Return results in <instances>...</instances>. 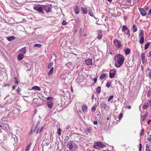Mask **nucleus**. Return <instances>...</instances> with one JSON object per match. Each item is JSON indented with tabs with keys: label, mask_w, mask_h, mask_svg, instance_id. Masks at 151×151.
<instances>
[{
	"label": "nucleus",
	"mask_w": 151,
	"mask_h": 151,
	"mask_svg": "<svg viewBox=\"0 0 151 151\" xmlns=\"http://www.w3.org/2000/svg\"><path fill=\"white\" fill-rule=\"evenodd\" d=\"M115 60V66L116 68H119L123 64L124 60V57L122 55L118 54L114 57Z\"/></svg>",
	"instance_id": "obj_1"
},
{
	"label": "nucleus",
	"mask_w": 151,
	"mask_h": 151,
	"mask_svg": "<svg viewBox=\"0 0 151 151\" xmlns=\"http://www.w3.org/2000/svg\"><path fill=\"white\" fill-rule=\"evenodd\" d=\"M66 146L70 151H73L78 148L77 145L73 141H70L67 144Z\"/></svg>",
	"instance_id": "obj_2"
},
{
	"label": "nucleus",
	"mask_w": 151,
	"mask_h": 151,
	"mask_svg": "<svg viewBox=\"0 0 151 151\" xmlns=\"http://www.w3.org/2000/svg\"><path fill=\"white\" fill-rule=\"evenodd\" d=\"M43 5L38 4L35 5L34 7V9L37 11L41 12L42 14H44L43 11Z\"/></svg>",
	"instance_id": "obj_3"
},
{
	"label": "nucleus",
	"mask_w": 151,
	"mask_h": 151,
	"mask_svg": "<svg viewBox=\"0 0 151 151\" xmlns=\"http://www.w3.org/2000/svg\"><path fill=\"white\" fill-rule=\"evenodd\" d=\"M122 30L123 32H124L125 34L129 36L130 35L129 31L127 27L124 25L122 26Z\"/></svg>",
	"instance_id": "obj_4"
},
{
	"label": "nucleus",
	"mask_w": 151,
	"mask_h": 151,
	"mask_svg": "<svg viewBox=\"0 0 151 151\" xmlns=\"http://www.w3.org/2000/svg\"><path fill=\"white\" fill-rule=\"evenodd\" d=\"M105 145L104 144L102 143L101 142H95L93 147L95 149H98V147H100L101 148H103L105 147Z\"/></svg>",
	"instance_id": "obj_5"
},
{
	"label": "nucleus",
	"mask_w": 151,
	"mask_h": 151,
	"mask_svg": "<svg viewBox=\"0 0 151 151\" xmlns=\"http://www.w3.org/2000/svg\"><path fill=\"white\" fill-rule=\"evenodd\" d=\"M43 9L47 13L49 12L51 10L52 6L51 5H43Z\"/></svg>",
	"instance_id": "obj_6"
},
{
	"label": "nucleus",
	"mask_w": 151,
	"mask_h": 151,
	"mask_svg": "<svg viewBox=\"0 0 151 151\" xmlns=\"http://www.w3.org/2000/svg\"><path fill=\"white\" fill-rule=\"evenodd\" d=\"M114 43L117 49L120 48L122 46L121 42L117 39L114 40Z\"/></svg>",
	"instance_id": "obj_7"
},
{
	"label": "nucleus",
	"mask_w": 151,
	"mask_h": 151,
	"mask_svg": "<svg viewBox=\"0 0 151 151\" xmlns=\"http://www.w3.org/2000/svg\"><path fill=\"white\" fill-rule=\"evenodd\" d=\"M148 115V112L146 111L145 114L141 117V123L142 125L143 123H144V122L145 120L146 117Z\"/></svg>",
	"instance_id": "obj_8"
},
{
	"label": "nucleus",
	"mask_w": 151,
	"mask_h": 151,
	"mask_svg": "<svg viewBox=\"0 0 151 151\" xmlns=\"http://www.w3.org/2000/svg\"><path fill=\"white\" fill-rule=\"evenodd\" d=\"M116 73V70L114 69L111 70L109 73V77L111 78H114Z\"/></svg>",
	"instance_id": "obj_9"
},
{
	"label": "nucleus",
	"mask_w": 151,
	"mask_h": 151,
	"mask_svg": "<svg viewBox=\"0 0 151 151\" xmlns=\"http://www.w3.org/2000/svg\"><path fill=\"white\" fill-rule=\"evenodd\" d=\"M139 10L140 14L143 16H145L147 13L145 10L142 8H139Z\"/></svg>",
	"instance_id": "obj_10"
},
{
	"label": "nucleus",
	"mask_w": 151,
	"mask_h": 151,
	"mask_svg": "<svg viewBox=\"0 0 151 151\" xmlns=\"http://www.w3.org/2000/svg\"><path fill=\"white\" fill-rule=\"evenodd\" d=\"M85 62L87 65H92V59L88 58L86 60Z\"/></svg>",
	"instance_id": "obj_11"
},
{
	"label": "nucleus",
	"mask_w": 151,
	"mask_h": 151,
	"mask_svg": "<svg viewBox=\"0 0 151 151\" xmlns=\"http://www.w3.org/2000/svg\"><path fill=\"white\" fill-rule=\"evenodd\" d=\"M88 14H89V15L95 18V16L93 14L92 9L91 8L89 7H88Z\"/></svg>",
	"instance_id": "obj_12"
},
{
	"label": "nucleus",
	"mask_w": 151,
	"mask_h": 151,
	"mask_svg": "<svg viewBox=\"0 0 151 151\" xmlns=\"http://www.w3.org/2000/svg\"><path fill=\"white\" fill-rule=\"evenodd\" d=\"M3 129L6 132H7L9 129V125L8 124H6L5 125L2 126Z\"/></svg>",
	"instance_id": "obj_13"
},
{
	"label": "nucleus",
	"mask_w": 151,
	"mask_h": 151,
	"mask_svg": "<svg viewBox=\"0 0 151 151\" xmlns=\"http://www.w3.org/2000/svg\"><path fill=\"white\" fill-rule=\"evenodd\" d=\"M82 110L84 112L86 113L87 111V107L86 104H83L82 105Z\"/></svg>",
	"instance_id": "obj_14"
},
{
	"label": "nucleus",
	"mask_w": 151,
	"mask_h": 151,
	"mask_svg": "<svg viewBox=\"0 0 151 151\" xmlns=\"http://www.w3.org/2000/svg\"><path fill=\"white\" fill-rule=\"evenodd\" d=\"M40 124V122H38L36 124V125H35V127L34 130V132H36V131L37 130H40V129L39 128V127Z\"/></svg>",
	"instance_id": "obj_15"
},
{
	"label": "nucleus",
	"mask_w": 151,
	"mask_h": 151,
	"mask_svg": "<svg viewBox=\"0 0 151 151\" xmlns=\"http://www.w3.org/2000/svg\"><path fill=\"white\" fill-rule=\"evenodd\" d=\"M98 38L99 40L101 39L102 36V32L101 30H99L98 32Z\"/></svg>",
	"instance_id": "obj_16"
},
{
	"label": "nucleus",
	"mask_w": 151,
	"mask_h": 151,
	"mask_svg": "<svg viewBox=\"0 0 151 151\" xmlns=\"http://www.w3.org/2000/svg\"><path fill=\"white\" fill-rule=\"evenodd\" d=\"M74 9L76 14H78L79 12V9L78 6H74Z\"/></svg>",
	"instance_id": "obj_17"
},
{
	"label": "nucleus",
	"mask_w": 151,
	"mask_h": 151,
	"mask_svg": "<svg viewBox=\"0 0 151 151\" xmlns=\"http://www.w3.org/2000/svg\"><path fill=\"white\" fill-rule=\"evenodd\" d=\"M81 10L85 14H87L88 13L87 9L86 7H82L81 8Z\"/></svg>",
	"instance_id": "obj_18"
},
{
	"label": "nucleus",
	"mask_w": 151,
	"mask_h": 151,
	"mask_svg": "<svg viewBox=\"0 0 151 151\" xmlns=\"http://www.w3.org/2000/svg\"><path fill=\"white\" fill-rule=\"evenodd\" d=\"M6 38L10 42L15 40V37L14 36H12L11 37H6Z\"/></svg>",
	"instance_id": "obj_19"
},
{
	"label": "nucleus",
	"mask_w": 151,
	"mask_h": 151,
	"mask_svg": "<svg viewBox=\"0 0 151 151\" xmlns=\"http://www.w3.org/2000/svg\"><path fill=\"white\" fill-rule=\"evenodd\" d=\"M47 105L50 109H51L53 107V104L51 101H50L47 103Z\"/></svg>",
	"instance_id": "obj_20"
},
{
	"label": "nucleus",
	"mask_w": 151,
	"mask_h": 151,
	"mask_svg": "<svg viewBox=\"0 0 151 151\" xmlns=\"http://www.w3.org/2000/svg\"><path fill=\"white\" fill-rule=\"evenodd\" d=\"M20 52L21 53V54H25L26 52V48L25 47L23 48L20 50Z\"/></svg>",
	"instance_id": "obj_21"
},
{
	"label": "nucleus",
	"mask_w": 151,
	"mask_h": 151,
	"mask_svg": "<svg viewBox=\"0 0 151 151\" xmlns=\"http://www.w3.org/2000/svg\"><path fill=\"white\" fill-rule=\"evenodd\" d=\"M24 58L23 54H20L18 56V60L19 61L22 60Z\"/></svg>",
	"instance_id": "obj_22"
},
{
	"label": "nucleus",
	"mask_w": 151,
	"mask_h": 151,
	"mask_svg": "<svg viewBox=\"0 0 151 151\" xmlns=\"http://www.w3.org/2000/svg\"><path fill=\"white\" fill-rule=\"evenodd\" d=\"M32 89L38 91L40 90V88L39 87L37 86H33L32 88Z\"/></svg>",
	"instance_id": "obj_23"
},
{
	"label": "nucleus",
	"mask_w": 151,
	"mask_h": 151,
	"mask_svg": "<svg viewBox=\"0 0 151 151\" xmlns=\"http://www.w3.org/2000/svg\"><path fill=\"white\" fill-rule=\"evenodd\" d=\"M26 66L27 68H28V70H30L32 67L31 65H29L28 63H26Z\"/></svg>",
	"instance_id": "obj_24"
},
{
	"label": "nucleus",
	"mask_w": 151,
	"mask_h": 151,
	"mask_svg": "<svg viewBox=\"0 0 151 151\" xmlns=\"http://www.w3.org/2000/svg\"><path fill=\"white\" fill-rule=\"evenodd\" d=\"M106 74L105 73H103L99 77L100 79H104L106 76Z\"/></svg>",
	"instance_id": "obj_25"
},
{
	"label": "nucleus",
	"mask_w": 151,
	"mask_h": 151,
	"mask_svg": "<svg viewBox=\"0 0 151 151\" xmlns=\"http://www.w3.org/2000/svg\"><path fill=\"white\" fill-rule=\"evenodd\" d=\"M144 38L143 36H142L140 39L139 42L141 44L144 43Z\"/></svg>",
	"instance_id": "obj_26"
},
{
	"label": "nucleus",
	"mask_w": 151,
	"mask_h": 151,
	"mask_svg": "<svg viewBox=\"0 0 151 151\" xmlns=\"http://www.w3.org/2000/svg\"><path fill=\"white\" fill-rule=\"evenodd\" d=\"M53 70L54 68L53 67H52L51 68V69L50 70L48 74V76H50L52 75L53 72Z\"/></svg>",
	"instance_id": "obj_27"
},
{
	"label": "nucleus",
	"mask_w": 151,
	"mask_h": 151,
	"mask_svg": "<svg viewBox=\"0 0 151 151\" xmlns=\"http://www.w3.org/2000/svg\"><path fill=\"white\" fill-rule=\"evenodd\" d=\"M137 30V28L136 26L134 24L133 26V31L134 32H135Z\"/></svg>",
	"instance_id": "obj_28"
},
{
	"label": "nucleus",
	"mask_w": 151,
	"mask_h": 151,
	"mask_svg": "<svg viewBox=\"0 0 151 151\" xmlns=\"http://www.w3.org/2000/svg\"><path fill=\"white\" fill-rule=\"evenodd\" d=\"M43 127H42V126L41 127V128H40V130H37L36 131V133L37 134L39 133L40 132L42 131V129H43Z\"/></svg>",
	"instance_id": "obj_29"
},
{
	"label": "nucleus",
	"mask_w": 151,
	"mask_h": 151,
	"mask_svg": "<svg viewBox=\"0 0 151 151\" xmlns=\"http://www.w3.org/2000/svg\"><path fill=\"white\" fill-rule=\"evenodd\" d=\"M101 91V88L100 86H98L96 89V92L97 93H99Z\"/></svg>",
	"instance_id": "obj_30"
},
{
	"label": "nucleus",
	"mask_w": 151,
	"mask_h": 151,
	"mask_svg": "<svg viewBox=\"0 0 151 151\" xmlns=\"http://www.w3.org/2000/svg\"><path fill=\"white\" fill-rule=\"evenodd\" d=\"M53 65V62H51L49 63L48 65V68L49 69L51 68Z\"/></svg>",
	"instance_id": "obj_31"
},
{
	"label": "nucleus",
	"mask_w": 151,
	"mask_h": 151,
	"mask_svg": "<svg viewBox=\"0 0 151 151\" xmlns=\"http://www.w3.org/2000/svg\"><path fill=\"white\" fill-rule=\"evenodd\" d=\"M130 49L129 48H127L125 50L124 53L126 55H128L130 53Z\"/></svg>",
	"instance_id": "obj_32"
},
{
	"label": "nucleus",
	"mask_w": 151,
	"mask_h": 151,
	"mask_svg": "<svg viewBox=\"0 0 151 151\" xmlns=\"http://www.w3.org/2000/svg\"><path fill=\"white\" fill-rule=\"evenodd\" d=\"M31 144L30 143L27 146V148H26L25 150L26 151H28V150H29L31 146Z\"/></svg>",
	"instance_id": "obj_33"
},
{
	"label": "nucleus",
	"mask_w": 151,
	"mask_h": 151,
	"mask_svg": "<svg viewBox=\"0 0 151 151\" xmlns=\"http://www.w3.org/2000/svg\"><path fill=\"white\" fill-rule=\"evenodd\" d=\"M150 45V43H149V42H148V43L146 44L145 45V50L147 49L148 48Z\"/></svg>",
	"instance_id": "obj_34"
},
{
	"label": "nucleus",
	"mask_w": 151,
	"mask_h": 151,
	"mask_svg": "<svg viewBox=\"0 0 151 151\" xmlns=\"http://www.w3.org/2000/svg\"><path fill=\"white\" fill-rule=\"evenodd\" d=\"M144 129L142 127L140 133V135L141 136L142 135L144 134Z\"/></svg>",
	"instance_id": "obj_35"
},
{
	"label": "nucleus",
	"mask_w": 151,
	"mask_h": 151,
	"mask_svg": "<svg viewBox=\"0 0 151 151\" xmlns=\"http://www.w3.org/2000/svg\"><path fill=\"white\" fill-rule=\"evenodd\" d=\"M141 58L142 60L145 59V54L144 53H142L141 54Z\"/></svg>",
	"instance_id": "obj_36"
},
{
	"label": "nucleus",
	"mask_w": 151,
	"mask_h": 151,
	"mask_svg": "<svg viewBox=\"0 0 151 151\" xmlns=\"http://www.w3.org/2000/svg\"><path fill=\"white\" fill-rule=\"evenodd\" d=\"M101 106L104 109H106V105L104 103H102L101 104Z\"/></svg>",
	"instance_id": "obj_37"
},
{
	"label": "nucleus",
	"mask_w": 151,
	"mask_h": 151,
	"mask_svg": "<svg viewBox=\"0 0 151 151\" xmlns=\"http://www.w3.org/2000/svg\"><path fill=\"white\" fill-rule=\"evenodd\" d=\"M111 82L110 81H108L106 83V86L108 88H109L111 86Z\"/></svg>",
	"instance_id": "obj_38"
},
{
	"label": "nucleus",
	"mask_w": 151,
	"mask_h": 151,
	"mask_svg": "<svg viewBox=\"0 0 151 151\" xmlns=\"http://www.w3.org/2000/svg\"><path fill=\"white\" fill-rule=\"evenodd\" d=\"M113 96H111L109 97V98L108 99V101H111V100L113 98Z\"/></svg>",
	"instance_id": "obj_39"
},
{
	"label": "nucleus",
	"mask_w": 151,
	"mask_h": 151,
	"mask_svg": "<svg viewBox=\"0 0 151 151\" xmlns=\"http://www.w3.org/2000/svg\"><path fill=\"white\" fill-rule=\"evenodd\" d=\"M57 133L60 136L61 135V130L60 129H58Z\"/></svg>",
	"instance_id": "obj_40"
},
{
	"label": "nucleus",
	"mask_w": 151,
	"mask_h": 151,
	"mask_svg": "<svg viewBox=\"0 0 151 151\" xmlns=\"http://www.w3.org/2000/svg\"><path fill=\"white\" fill-rule=\"evenodd\" d=\"M151 95V91L149 90L147 92V96L148 97H150Z\"/></svg>",
	"instance_id": "obj_41"
},
{
	"label": "nucleus",
	"mask_w": 151,
	"mask_h": 151,
	"mask_svg": "<svg viewBox=\"0 0 151 151\" xmlns=\"http://www.w3.org/2000/svg\"><path fill=\"white\" fill-rule=\"evenodd\" d=\"M35 47H40L41 46V45L40 44H35L34 45Z\"/></svg>",
	"instance_id": "obj_42"
},
{
	"label": "nucleus",
	"mask_w": 151,
	"mask_h": 151,
	"mask_svg": "<svg viewBox=\"0 0 151 151\" xmlns=\"http://www.w3.org/2000/svg\"><path fill=\"white\" fill-rule=\"evenodd\" d=\"M122 116H123V114L122 113H120L119 114V120H121V118L122 117Z\"/></svg>",
	"instance_id": "obj_43"
},
{
	"label": "nucleus",
	"mask_w": 151,
	"mask_h": 151,
	"mask_svg": "<svg viewBox=\"0 0 151 151\" xmlns=\"http://www.w3.org/2000/svg\"><path fill=\"white\" fill-rule=\"evenodd\" d=\"M147 139L150 142H151V135H150L149 137H147Z\"/></svg>",
	"instance_id": "obj_44"
},
{
	"label": "nucleus",
	"mask_w": 151,
	"mask_h": 151,
	"mask_svg": "<svg viewBox=\"0 0 151 151\" xmlns=\"http://www.w3.org/2000/svg\"><path fill=\"white\" fill-rule=\"evenodd\" d=\"M142 149V145L140 143L139 144V151H141Z\"/></svg>",
	"instance_id": "obj_45"
},
{
	"label": "nucleus",
	"mask_w": 151,
	"mask_h": 151,
	"mask_svg": "<svg viewBox=\"0 0 151 151\" xmlns=\"http://www.w3.org/2000/svg\"><path fill=\"white\" fill-rule=\"evenodd\" d=\"M67 24V22L63 20L62 22V24L63 25H66Z\"/></svg>",
	"instance_id": "obj_46"
},
{
	"label": "nucleus",
	"mask_w": 151,
	"mask_h": 151,
	"mask_svg": "<svg viewBox=\"0 0 151 151\" xmlns=\"http://www.w3.org/2000/svg\"><path fill=\"white\" fill-rule=\"evenodd\" d=\"M148 106L147 105H145L143 106V108L145 109H146L147 108Z\"/></svg>",
	"instance_id": "obj_47"
},
{
	"label": "nucleus",
	"mask_w": 151,
	"mask_h": 151,
	"mask_svg": "<svg viewBox=\"0 0 151 151\" xmlns=\"http://www.w3.org/2000/svg\"><path fill=\"white\" fill-rule=\"evenodd\" d=\"M144 33H143V32L142 31H141V32H140V34H139V36H143V35H144Z\"/></svg>",
	"instance_id": "obj_48"
},
{
	"label": "nucleus",
	"mask_w": 151,
	"mask_h": 151,
	"mask_svg": "<svg viewBox=\"0 0 151 151\" xmlns=\"http://www.w3.org/2000/svg\"><path fill=\"white\" fill-rule=\"evenodd\" d=\"M86 131L88 132H90L91 131V129L89 128H87L86 130Z\"/></svg>",
	"instance_id": "obj_49"
},
{
	"label": "nucleus",
	"mask_w": 151,
	"mask_h": 151,
	"mask_svg": "<svg viewBox=\"0 0 151 151\" xmlns=\"http://www.w3.org/2000/svg\"><path fill=\"white\" fill-rule=\"evenodd\" d=\"M91 110L92 111H94L96 110V108L94 107H92Z\"/></svg>",
	"instance_id": "obj_50"
},
{
	"label": "nucleus",
	"mask_w": 151,
	"mask_h": 151,
	"mask_svg": "<svg viewBox=\"0 0 151 151\" xmlns=\"http://www.w3.org/2000/svg\"><path fill=\"white\" fill-rule=\"evenodd\" d=\"M148 76L149 77H150V78H151V70H150V72L148 75Z\"/></svg>",
	"instance_id": "obj_51"
},
{
	"label": "nucleus",
	"mask_w": 151,
	"mask_h": 151,
	"mask_svg": "<svg viewBox=\"0 0 151 151\" xmlns=\"http://www.w3.org/2000/svg\"><path fill=\"white\" fill-rule=\"evenodd\" d=\"M93 80H94L95 83L97 81V78H94L93 79Z\"/></svg>",
	"instance_id": "obj_52"
},
{
	"label": "nucleus",
	"mask_w": 151,
	"mask_h": 151,
	"mask_svg": "<svg viewBox=\"0 0 151 151\" xmlns=\"http://www.w3.org/2000/svg\"><path fill=\"white\" fill-rule=\"evenodd\" d=\"M127 109H130L131 108V106H127Z\"/></svg>",
	"instance_id": "obj_53"
},
{
	"label": "nucleus",
	"mask_w": 151,
	"mask_h": 151,
	"mask_svg": "<svg viewBox=\"0 0 151 151\" xmlns=\"http://www.w3.org/2000/svg\"><path fill=\"white\" fill-rule=\"evenodd\" d=\"M14 79L15 80V82L16 83H18V82L17 81L16 78H15Z\"/></svg>",
	"instance_id": "obj_54"
},
{
	"label": "nucleus",
	"mask_w": 151,
	"mask_h": 151,
	"mask_svg": "<svg viewBox=\"0 0 151 151\" xmlns=\"http://www.w3.org/2000/svg\"><path fill=\"white\" fill-rule=\"evenodd\" d=\"M93 124L95 125H97L98 124V122L97 121H94L93 122Z\"/></svg>",
	"instance_id": "obj_55"
},
{
	"label": "nucleus",
	"mask_w": 151,
	"mask_h": 151,
	"mask_svg": "<svg viewBox=\"0 0 151 151\" xmlns=\"http://www.w3.org/2000/svg\"><path fill=\"white\" fill-rule=\"evenodd\" d=\"M60 92L61 93H63L64 94H65V91L63 90H61Z\"/></svg>",
	"instance_id": "obj_56"
},
{
	"label": "nucleus",
	"mask_w": 151,
	"mask_h": 151,
	"mask_svg": "<svg viewBox=\"0 0 151 151\" xmlns=\"http://www.w3.org/2000/svg\"><path fill=\"white\" fill-rule=\"evenodd\" d=\"M71 91L72 92H73V87L71 86Z\"/></svg>",
	"instance_id": "obj_57"
},
{
	"label": "nucleus",
	"mask_w": 151,
	"mask_h": 151,
	"mask_svg": "<svg viewBox=\"0 0 151 151\" xmlns=\"http://www.w3.org/2000/svg\"><path fill=\"white\" fill-rule=\"evenodd\" d=\"M69 126L68 125V126H66V129H68V128H69Z\"/></svg>",
	"instance_id": "obj_58"
},
{
	"label": "nucleus",
	"mask_w": 151,
	"mask_h": 151,
	"mask_svg": "<svg viewBox=\"0 0 151 151\" xmlns=\"http://www.w3.org/2000/svg\"><path fill=\"white\" fill-rule=\"evenodd\" d=\"M127 2L128 3H130L131 0H126Z\"/></svg>",
	"instance_id": "obj_59"
},
{
	"label": "nucleus",
	"mask_w": 151,
	"mask_h": 151,
	"mask_svg": "<svg viewBox=\"0 0 151 151\" xmlns=\"http://www.w3.org/2000/svg\"><path fill=\"white\" fill-rule=\"evenodd\" d=\"M151 122V120H149L148 121H147V123L148 124H149V123H150V122Z\"/></svg>",
	"instance_id": "obj_60"
},
{
	"label": "nucleus",
	"mask_w": 151,
	"mask_h": 151,
	"mask_svg": "<svg viewBox=\"0 0 151 151\" xmlns=\"http://www.w3.org/2000/svg\"><path fill=\"white\" fill-rule=\"evenodd\" d=\"M142 63H145V59H144V60H142Z\"/></svg>",
	"instance_id": "obj_61"
},
{
	"label": "nucleus",
	"mask_w": 151,
	"mask_h": 151,
	"mask_svg": "<svg viewBox=\"0 0 151 151\" xmlns=\"http://www.w3.org/2000/svg\"><path fill=\"white\" fill-rule=\"evenodd\" d=\"M149 13L150 14H151V9L149 10Z\"/></svg>",
	"instance_id": "obj_62"
},
{
	"label": "nucleus",
	"mask_w": 151,
	"mask_h": 151,
	"mask_svg": "<svg viewBox=\"0 0 151 151\" xmlns=\"http://www.w3.org/2000/svg\"><path fill=\"white\" fill-rule=\"evenodd\" d=\"M15 86H13L12 88L13 89H14L15 88Z\"/></svg>",
	"instance_id": "obj_63"
},
{
	"label": "nucleus",
	"mask_w": 151,
	"mask_h": 151,
	"mask_svg": "<svg viewBox=\"0 0 151 151\" xmlns=\"http://www.w3.org/2000/svg\"><path fill=\"white\" fill-rule=\"evenodd\" d=\"M107 1L109 2H111L112 0H107Z\"/></svg>",
	"instance_id": "obj_64"
}]
</instances>
